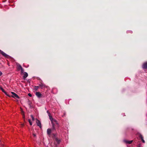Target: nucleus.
<instances>
[{
    "mask_svg": "<svg viewBox=\"0 0 147 147\" xmlns=\"http://www.w3.org/2000/svg\"><path fill=\"white\" fill-rule=\"evenodd\" d=\"M50 119L52 125L53 129V130H55L56 129H58L59 127V125L58 123L57 120L53 118L52 116L50 115H49Z\"/></svg>",
    "mask_w": 147,
    "mask_h": 147,
    "instance_id": "f257e3e1",
    "label": "nucleus"
},
{
    "mask_svg": "<svg viewBox=\"0 0 147 147\" xmlns=\"http://www.w3.org/2000/svg\"><path fill=\"white\" fill-rule=\"evenodd\" d=\"M11 93L12 94V95L10 96L11 97L15 98H17L19 99L20 98V97L18 96L15 93L12 92H11Z\"/></svg>",
    "mask_w": 147,
    "mask_h": 147,
    "instance_id": "f03ea898",
    "label": "nucleus"
},
{
    "mask_svg": "<svg viewBox=\"0 0 147 147\" xmlns=\"http://www.w3.org/2000/svg\"><path fill=\"white\" fill-rule=\"evenodd\" d=\"M39 87L40 88L42 89H43L44 88H47V90H49V88L47 86H46L45 84H41L39 85Z\"/></svg>",
    "mask_w": 147,
    "mask_h": 147,
    "instance_id": "7ed1b4c3",
    "label": "nucleus"
},
{
    "mask_svg": "<svg viewBox=\"0 0 147 147\" xmlns=\"http://www.w3.org/2000/svg\"><path fill=\"white\" fill-rule=\"evenodd\" d=\"M133 140L128 141L126 140H123V142L126 144H130L133 142Z\"/></svg>",
    "mask_w": 147,
    "mask_h": 147,
    "instance_id": "20e7f679",
    "label": "nucleus"
},
{
    "mask_svg": "<svg viewBox=\"0 0 147 147\" xmlns=\"http://www.w3.org/2000/svg\"><path fill=\"white\" fill-rule=\"evenodd\" d=\"M0 89L7 96H9V97H11L10 95H9L8 94H7V92L3 88H2L1 87H0Z\"/></svg>",
    "mask_w": 147,
    "mask_h": 147,
    "instance_id": "39448f33",
    "label": "nucleus"
},
{
    "mask_svg": "<svg viewBox=\"0 0 147 147\" xmlns=\"http://www.w3.org/2000/svg\"><path fill=\"white\" fill-rule=\"evenodd\" d=\"M51 132H52V130L51 129L49 128L47 129V134L49 136H50Z\"/></svg>",
    "mask_w": 147,
    "mask_h": 147,
    "instance_id": "423d86ee",
    "label": "nucleus"
},
{
    "mask_svg": "<svg viewBox=\"0 0 147 147\" xmlns=\"http://www.w3.org/2000/svg\"><path fill=\"white\" fill-rule=\"evenodd\" d=\"M138 135L139 137L141 138L142 142L143 143H144L145 142L144 140L143 137L140 134H138Z\"/></svg>",
    "mask_w": 147,
    "mask_h": 147,
    "instance_id": "0eeeda50",
    "label": "nucleus"
},
{
    "mask_svg": "<svg viewBox=\"0 0 147 147\" xmlns=\"http://www.w3.org/2000/svg\"><path fill=\"white\" fill-rule=\"evenodd\" d=\"M35 94L38 98H40L41 97L42 94L40 92H36Z\"/></svg>",
    "mask_w": 147,
    "mask_h": 147,
    "instance_id": "6e6552de",
    "label": "nucleus"
},
{
    "mask_svg": "<svg viewBox=\"0 0 147 147\" xmlns=\"http://www.w3.org/2000/svg\"><path fill=\"white\" fill-rule=\"evenodd\" d=\"M0 53L4 57H7L8 56L5 53L2 51L0 50Z\"/></svg>",
    "mask_w": 147,
    "mask_h": 147,
    "instance_id": "1a4fd4ad",
    "label": "nucleus"
},
{
    "mask_svg": "<svg viewBox=\"0 0 147 147\" xmlns=\"http://www.w3.org/2000/svg\"><path fill=\"white\" fill-rule=\"evenodd\" d=\"M24 75L23 79L25 80L28 76V75L27 73L24 72L23 74Z\"/></svg>",
    "mask_w": 147,
    "mask_h": 147,
    "instance_id": "9d476101",
    "label": "nucleus"
},
{
    "mask_svg": "<svg viewBox=\"0 0 147 147\" xmlns=\"http://www.w3.org/2000/svg\"><path fill=\"white\" fill-rule=\"evenodd\" d=\"M36 123L37 124V125L38 126L40 127H41V124L40 121L39 120L36 119Z\"/></svg>",
    "mask_w": 147,
    "mask_h": 147,
    "instance_id": "9b49d317",
    "label": "nucleus"
},
{
    "mask_svg": "<svg viewBox=\"0 0 147 147\" xmlns=\"http://www.w3.org/2000/svg\"><path fill=\"white\" fill-rule=\"evenodd\" d=\"M143 68L145 69H147V62L143 64Z\"/></svg>",
    "mask_w": 147,
    "mask_h": 147,
    "instance_id": "f8f14e48",
    "label": "nucleus"
},
{
    "mask_svg": "<svg viewBox=\"0 0 147 147\" xmlns=\"http://www.w3.org/2000/svg\"><path fill=\"white\" fill-rule=\"evenodd\" d=\"M17 68L18 70H20L22 68L21 66L20 65H18L17 66Z\"/></svg>",
    "mask_w": 147,
    "mask_h": 147,
    "instance_id": "ddd939ff",
    "label": "nucleus"
},
{
    "mask_svg": "<svg viewBox=\"0 0 147 147\" xmlns=\"http://www.w3.org/2000/svg\"><path fill=\"white\" fill-rule=\"evenodd\" d=\"M39 86H34V89L35 91H37L39 88Z\"/></svg>",
    "mask_w": 147,
    "mask_h": 147,
    "instance_id": "4468645a",
    "label": "nucleus"
},
{
    "mask_svg": "<svg viewBox=\"0 0 147 147\" xmlns=\"http://www.w3.org/2000/svg\"><path fill=\"white\" fill-rule=\"evenodd\" d=\"M55 140L58 144H59L60 143V140L58 139L57 138H56Z\"/></svg>",
    "mask_w": 147,
    "mask_h": 147,
    "instance_id": "2eb2a0df",
    "label": "nucleus"
},
{
    "mask_svg": "<svg viewBox=\"0 0 147 147\" xmlns=\"http://www.w3.org/2000/svg\"><path fill=\"white\" fill-rule=\"evenodd\" d=\"M21 114L22 115H23V118L24 119V118H25L24 114V112L23 111H22L21 112Z\"/></svg>",
    "mask_w": 147,
    "mask_h": 147,
    "instance_id": "dca6fc26",
    "label": "nucleus"
},
{
    "mask_svg": "<svg viewBox=\"0 0 147 147\" xmlns=\"http://www.w3.org/2000/svg\"><path fill=\"white\" fill-rule=\"evenodd\" d=\"M21 70V74H23L24 72V70L22 68L21 69H20Z\"/></svg>",
    "mask_w": 147,
    "mask_h": 147,
    "instance_id": "f3484780",
    "label": "nucleus"
},
{
    "mask_svg": "<svg viewBox=\"0 0 147 147\" xmlns=\"http://www.w3.org/2000/svg\"><path fill=\"white\" fill-rule=\"evenodd\" d=\"M32 119V121H34V117H33V116L32 115H31V116H30Z\"/></svg>",
    "mask_w": 147,
    "mask_h": 147,
    "instance_id": "a211bd4d",
    "label": "nucleus"
},
{
    "mask_svg": "<svg viewBox=\"0 0 147 147\" xmlns=\"http://www.w3.org/2000/svg\"><path fill=\"white\" fill-rule=\"evenodd\" d=\"M28 121L30 123V125H32V123L31 122V120L30 119H28Z\"/></svg>",
    "mask_w": 147,
    "mask_h": 147,
    "instance_id": "6ab92c4d",
    "label": "nucleus"
},
{
    "mask_svg": "<svg viewBox=\"0 0 147 147\" xmlns=\"http://www.w3.org/2000/svg\"><path fill=\"white\" fill-rule=\"evenodd\" d=\"M28 95L30 97H31L32 96V94L30 93L28 94Z\"/></svg>",
    "mask_w": 147,
    "mask_h": 147,
    "instance_id": "aec40b11",
    "label": "nucleus"
},
{
    "mask_svg": "<svg viewBox=\"0 0 147 147\" xmlns=\"http://www.w3.org/2000/svg\"><path fill=\"white\" fill-rule=\"evenodd\" d=\"M33 136L34 137H36V135L35 134H34V133H33Z\"/></svg>",
    "mask_w": 147,
    "mask_h": 147,
    "instance_id": "412c9836",
    "label": "nucleus"
},
{
    "mask_svg": "<svg viewBox=\"0 0 147 147\" xmlns=\"http://www.w3.org/2000/svg\"><path fill=\"white\" fill-rule=\"evenodd\" d=\"M2 74V73L0 71V76H1Z\"/></svg>",
    "mask_w": 147,
    "mask_h": 147,
    "instance_id": "4be33fe9",
    "label": "nucleus"
},
{
    "mask_svg": "<svg viewBox=\"0 0 147 147\" xmlns=\"http://www.w3.org/2000/svg\"><path fill=\"white\" fill-rule=\"evenodd\" d=\"M131 32V33H132V31H128L127 32V33H129V32Z\"/></svg>",
    "mask_w": 147,
    "mask_h": 147,
    "instance_id": "5701e85b",
    "label": "nucleus"
},
{
    "mask_svg": "<svg viewBox=\"0 0 147 147\" xmlns=\"http://www.w3.org/2000/svg\"><path fill=\"white\" fill-rule=\"evenodd\" d=\"M7 64L9 66V63H7Z\"/></svg>",
    "mask_w": 147,
    "mask_h": 147,
    "instance_id": "b1692460",
    "label": "nucleus"
}]
</instances>
